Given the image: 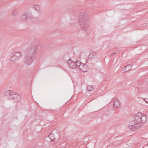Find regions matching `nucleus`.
<instances>
[{"label":"nucleus","mask_w":148,"mask_h":148,"mask_svg":"<svg viewBox=\"0 0 148 148\" xmlns=\"http://www.w3.org/2000/svg\"><path fill=\"white\" fill-rule=\"evenodd\" d=\"M37 50L36 46L30 45L28 47L24 60L25 64L29 65L32 63L36 59Z\"/></svg>","instance_id":"f257e3e1"},{"label":"nucleus","mask_w":148,"mask_h":148,"mask_svg":"<svg viewBox=\"0 0 148 148\" xmlns=\"http://www.w3.org/2000/svg\"><path fill=\"white\" fill-rule=\"evenodd\" d=\"M78 20L80 27L82 29L85 31L89 29L90 26L88 23V15L86 13H81L79 16Z\"/></svg>","instance_id":"f03ea898"},{"label":"nucleus","mask_w":148,"mask_h":148,"mask_svg":"<svg viewBox=\"0 0 148 148\" xmlns=\"http://www.w3.org/2000/svg\"><path fill=\"white\" fill-rule=\"evenodd\" d=\"M135 120L134 121L138 124L140 126L145 123L147 120V117L145 115L142 114L140 112H138L134 115Z\"/></svg>","instance_id":"7ed1b4c3"},{"label":"nucleus","mask_w":148,"mask_h":148,"mask_svg":"<svg viewBox=\"0 0 148 148\" xmlns=\"http://www.w3.org/2000/svg\"><path fill=\"white\" fill-rule=\"evenodd\" d=\"M6 92L8 93V95L9 96V99H12L14 101L18 102L20 101L21 97L19 95L15 94V92L12 90H7Z\"/></svg>","instance_id":"20e7f679"},{"label":"nucleus","mask_w":148,"mask_h":148,"mask_svg":"<svg viewBox=\"0 0 148 148\" xmlns=\"http://www.w3.org/2000/svg\"><path fill=\"white\" fill-rule=\"evenodd\" d=\"M140 125L136 123V122L132 121L129 122L128 127L131 130L135 131L136 129L140 127Z\"/></svg>","instance_id":"39448f33"},{"label":"nucleus","mask_w":148,"mask_h":148,"mask_svg":"<svg viewBox=\"0 0 148 148\" xmlns=\"http://www.w3.org/2000/svg\"><path fill=\"white\" fill-rule=\"evenodd\" d=\"M67 62L70 67L74 69L77 67L78 63L79 62V61H76V62H74L70 58L67 61Z\"/></svg>","instance_id":"423d86ee"},{"label":"nucleus","mask_w":148,"mask_h":148,"mask_svg":"<svg viewBox=\"0 0 148 148\" xmlns=\"http://www.w3.org/2000/svg\"><path fill=\"white\" fill-rule=\"evenodd\" d=\"M120 103L117 99H115L114 101L113 106L114 108H119L120 106Z\"/></svg>","instance_id":"0eeeda50"},{"label":"nucleus","mask_w":148,"mask_h":148,"mask_svg":"<svg viewBox=\"0 0 148 148\" xmlns=\"http://www.w3.org/2000/svg\"><path fill=\"white\" fill-rule=\"evenodd\" d=\"M18 60V58H16L14 54L11 56L10 59V61L11 62H15Z\"/></svg>","instance_id":"6e6552de"},{"label":"nucleus","mask_w":148,"mask_h":148,"mask_svg":"<svg viewBox=\"0 0 148 148\" xmlns=\"http://www.w3.org/2000/svg\"><path fill=\"white\" fill-rule=\"evenodd\" d=\"M94 89V87L92 86H87V91L86 92V94L88 95V93L89 91H92Z\"/></svg>","instance_id":"1a4fd4ad"},{"label":"nucleus","mask_w":148,"mask_h":148,"mask_svg":"<svg viewBox=\"0 0 148 148\" xmlns=\"http://www.w3.org/2000/svg\"><path fill=\"white\" fill-rule=\"evenodd\" d=\"M13 54L16 58L18 59V58L22 55V53L21 52H15Z\"/></svg>","instance_id":"9d476101"},{"label":"nucleus","mask_w":148,"mask_h":148,"mask_svg":"<svg viewBox=\"0 0 148 148\" xmlns=\"http://www.w3.org/2000/svg\"><path fill=\"white\" fill-rule=\"evenodd\" d=\"M88 67L85 64L83 68H82V69L81 70L82 71L84 72H86L88 71Z\"/></svg>","instance_id":"9b49d317"},{"label":"nucleus","mask_w":148,"mask_h":148,"mask_svg":"<svg viewBox=\"0 0 148 148\" xmlns=\"http://www.w3.org/2000/svg\"><path fill=\"white\" fill-rule=\"evenodd\" d=\"M29 18V16L28 14H24L22 16V18L23 19H28Z\"/></svg>","instance_id":"f8f14e48"},{"label":"nucleus","mask_w":148,"mask_h":148,"mask_svg":"<svg viewBox=\"0 0 148 148\" xmlns=\"http://www.w3.org/2000/svg\"><path fill=\"white\" fill-rule=\"evenodd\" d=\"M125 68L128 70L126 71H127L131 69V66L130 64L127 65L125 67Z\"/></svg>","instance_id":"ddd939ff"},{"label":"nucleus","mask_w":148,"mask_h":148,"mask_svg":"<svg viewBox=\"0 0 148 148\" xmlns=\"http://www.w3.org/2000/svg\"><path fill=\"white\" fill-rule=\"evenodd\" d=\"M34 7L38 11H40V8L38 5H35Z\"/></svg>","instance_id":"4468645a"},{"label":"nucleus","mask_w":148,"mask_h":148,"mask_svg":"<svg viewBox=\"0 0 148 148\" xmlns=\"http://www.w3.org/2000/svg\"><path fill=\"white\" fill-rule=\"evenodd\" d=\"M84 64L83 63H81L79 65H78L77 66V67H79L80 70H81L82 69V68H83V67L84 66Z\"/></svg>","instance_id":"2eb2a0df"},{"label":"nucleus","mask_w":148,"mask_h":148,"mask_svg":"<svg viewBox=\"0 0 148 148\" xmlns=\"http://www.w3.org/2000/svg\"><path fill=\"white\" fill-rule=\"evenodd\" d=\"M52 135V134H50L49 136V137L50 138V139L51 140H52V141L55 142L56 140V139L55 138L53 139H52L51 137L52 136L51 135Z\"/></svg>","instance_id":"dca6fc26"},{"label":"nucleus","mask_w":148,"mask_h":148,"mask_svg":"<svg viewBox=\"0 0 148 148\" xmlns=\"http://www.w3.org/2000/svg\"><path fill=\"white\" fill-rule=\"evenodd\" d=\"M18 12V10L17 9H15L13 11L12 14L13 15H15Z\"/></svg>","instance_id":"f3484780"},{"label":"nucleus","mask_w":148,"mask_h":148,"mask_svg":"<svg viewBox=\"0 0 148 148\" xmlns=\"http://www.w3.org/2000/svg\"><path fill=\"white\" fill-rule=\"evenodd\" d=\"M76 61H79V63H78V65H79L80 64H81V62L79 60H77Z\"/></svg>","instance_id":"a211bd4d"},{"label":"nucleus","mask_w":148,"mask_h":148,"mask_svg":"<svg viewBox=\"0 0 148 148\" xmlns=\"http://www.w3.org/2000/svg\"><path fill=\"white\" fill-rule=\"evenodd\" d=\"M115 53H113L112 54H111V55H114V54Z\"/></svg>","instance_id":"6ab92c4d"},{"label":"nucleus","mask_w":148,"mask_h":148,"mask_svg":"<svg viewBox=\"0 0 148 148\" xmlns=\"http://www.w3.org/2000/svg\"><path fill=\"white\" fill-rule=\"evenodd\" d=\"M145 102L147 103H148V101H145Z\"/></svg>","instance_id":"aec40b11"},{"label":"nucleus","mask_w":148,"mask_h":148,"mask_svg":"<svg viewBox=\"0 0 148 148\" xmlns=\"http://www.w3.org/2000/svg\"><path fill=\"white\" fill-rule=\"evenodd\" d=\"M147 145H148V143H147Z\"/></svg>","instance_id":"412c9836"}]
</instances>
